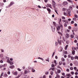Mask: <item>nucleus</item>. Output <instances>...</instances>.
I'll list each match as a JSON object with an SVG mask.
<instances>
[{
    "label": "nucleus",
    "instance_id": "1",
    "mask_svg": "<svg viewBox=\"0 0 78 78\" xmlns=\"http://www.w3.org/2000/svg\"><path fill=\"white\" fill-rule=\"evenodd\" d=\"M62 24H59V25L58 26V27L57 28V30L58 31V30L61 29L60 27L62 28Z\"/></svg>",
    "mask_w": 78,
    "mask_h": 78
},
{
    "label": "nucleus",
    "instance_id": "2",
    "mask_svg": "<svg viewBox=\"0 0 78 78\" xmlns=\"http://www.w3.org/2000/svg\"><path fill=\"white\" fill-rule=\"evenodd\" d=\"M52 5L54 8H55V6H56V4L55 2L53 1L52 2Z\"/></svg>",
    "mask_w": 78,
    "mask_h": 78
},
{
    "label": "nucleus",
    "instance_id": "3",
    "mask_svg": "<svg viewBox=\"0 0 78 78\" xmlns=\"http://www.w3.org/2000/svg\"><path fill=\"white\" fill-rule=\"evenodd\" d=\"M12 73L15 76L17 75L18 74V72L17 71H16L15 72H13Z\"/></svg>",
    "mask_w": 78,
    "mask_h": 78
},
{
    "label": "nucleus",
    "instance_id": "4",
    "mask_svg": "<svg viewBox=\"0 0 78 78\" xmlns=\"http://www.w3.org/2000/svg\"><path fill=\"white\" fill-rule=\"evenodd\" d=\"M58 43L59 44H61V43L62 42V40L61 39H58Z\"/></svg>",
    "mask_w": 78,
    "mask_h": 78
},
{
    "label": "nucleus",
    "instance_id": "5",
    "mask_svg": "<svg viewBox=\"0 0 78 78\" xmlns=\"http://www.w3.org/2000/svg\"><path fill=\"white\" fill-rule=\"evenodd\" d=\"M66 37L67 38H69L70 37L69 34L67 33L66 34Z\"/></svg>",
    "mask_w": 78,
    "mask_h": 78
},
{
    "label": "nucleus",
    "instance_id": "6",
    "mask_svg": "<svg viewBox=\"0 0 78 78\" xmlns=\"http://www.w3.org/2000/svg\"><path fill=\"white\" fill-rule=\"evenodd\" d=\"M68 2H64L63 3V5H68Z\"/></svg>",
    "mask_w": 78,
    "mask_h": 78
},
{
    "label": "nucleus",
    "instance_id": "7",
    "mask_svg": "<svg viewBox=\"0 0 78 78\" xmlns=\"http://www.w3.org/2000/svg\"><path fill=\"white\" fill-rule=\"evenodd\" d=\"M47 11L49 12L48 13L50 14V12H51V10L50 9H49L48 8H47Z\"/></svg>",
    "mask_w": 78,
    "mask_h": 78
},
{
    "label": "nucleus",
    "instance_id": "8",
    "mask_svg": "<svg viewBox=\"0 0 78 78\" xmlns=\"http://www.w3.org/2000/svg\"><path fill=\"white\" fill-rule=\"evenodd\" d=\"M70 12H71V10L70 9H68L67 10V13H70Z\"/></svg>",
    "mask_w": 78,
    "mask_h": 78
},
{
    "label": "nucleus",
    "instance_id": "9",
    "mask_svg": "<svg viewBox=\"0 0 78 78\" xmlns=\"http://www.w3.org/2000/svg\"><path fill=\"white\" fill-rule=\"evenodd\" d=\"M47 6L49 7L50 8H52V6L50 4H47Z\"/></svg>",
    "mask_w": 78,
    "mask_h": 78
},
{
    "label": "nucleus",
    "instance_id": "10",
    "mask_svg": "<svg viewBox=\"0 0 78 78\" xmlns=\"http://www.w3.org/2000/svg\"><path fill=\"white\" fill-rule=\"evenodd\" d=\"M55 73L57 74V77L59 78L60 77L59 76L58 74V73L56 71H55Z\"/></svg>",
    "mask_w": 78,
    "mask_h": 78
},
{
    "label": "nucleus",
    "instance_id": "11",
    "mask_svg": "<svg viewBox=\"0 0 78 78\" xmlns=\"http://www.w3.org/2000/svg\"><path fill=\"white\" fill-rule=\"evenodd\" d=\"M66 76L67 77H71V75L70 74H66Z\"/></svg>",
    "mask_w": 78,
    "mask_h": 78
},
{
    "label": "nucleus",
    "instance_id": "12",
    "mask_svg": "<svg viewBox=\"0 0 78 78\" xmlns=\"http://www.w3.org/2000/svg\"><path fill=\"white\" fill-rule=\"evenodd\" d=\"M14 67V66L13 65L11 66H9V68L11 69H13Z\"/></svg>",
    "mask_w": 78,
    "mask_h": 78
},
{
    "label": "nucleus",
    "instance_id": "13",
    "mask_svg": "<svg viewBox=\"0 0 78 78\" xmlns=\"http://www.w3.org/2000/svg\"><path fill=\"white\" fill-rule=\"evenodd\" d=\"M14 4V2H11L10 3V5L9 6H11L12 5H13Z\"/></svg>",
    "mask_w": 78,
    "mask_h": 78
},
{
    "label": "nucleus",
    "instance_id": "14",
    "mask_svg": "<svg viewBox=\"0 0 78 78\" xmlns=\"http://www.w3.org/2000/svg\"><path fill=\"white\" fill-rule=\"evenodd\" d=\"M32 71L33 73H35V69H34V68H32Z\"/></svg>",
    "mask_w": 78,
    "mask_h": 78
},
{
    "label": "nucleus",
    "instance_id": "15",
    "mask_svg": "<svg viewBox=\"0 0 78 78\" xmlns=\"http://www.w3.org/2000/svg\"><path fill=\"white\" fill-rule=\"evenodd\" d=\"M51 30L53 32H54L55 30V27H54V28H51Z\"/></svg>",
    "mask_w": 78,
    "mask_h": 78
},
{
    "label": "nucleus",
    "instance_id": "16",
    "mask_svg": "<svg viewBox=\"0 0 78 78\" xmlns=\"http://www.w3.org/2000/svg\"><path fill=\"white\" fill-rule=\"evenodd\" d=\"M38 59H40L41 60H42V61H44V59L43 58H40V57H38Z\"/></svg>",
    "mask_w": 78,
    "mask_h": 78
},
{
    "label": "nucleus",
    "instance_id": "17",
    "mask_svg": "<svg viewBox=\"0 0 78 78\" xmlns=\"http://www.w3.org/2000/svg\"><path fill=\"white\" fill-rule=\"evenodd\" d=\"M67 1L68 2H71L72 3H73V1L71 0H67Z\"/></svg>",
    "mask_w": 78,
    "mask_h": 78
},
{
    "label": "nucleus",
    "instance_id": "18",
    "mask_svg": "<svg viewBox=\"0 0 78 78\" xmlns=\"http://www.w3.org/2000/svg\"><path fill=\"white\" fill-rule=\"evenodd\" d=\"M68 45H67L66 46V47H65V49L66 50L67 49V48H68Z\"/></svg>",
    "mask_w": 78,
    "mask_h": 78
},
{
    "label": "nucleus",
    "instance_id": "19",
    "mask_svg": "<svg viewBox=\"0 0 78 78\" xmlns=\"http://www.w3.org/2000/svg\"><path fill=\"white\" fill-rule=\"evenodd\" d=\"M8 76V75H7V74H5L4 75V77H7V76Z\"/></svg>",
    "mask_w": 78,
    "mask_h": 78
},
{
    "label": "nucleus",
    "instance_id": "20",
    "mask_svg": "<svg viewBox=\"0 0 78 78\" xmlns=\"http://www.w3.org/2000/svg\"><path fill=\"white\" fill-rule=\"evenodd\" d=\"M72 53L73 54V55H74L75 54V51H72Z\"/></svg>",
    "mask_w": 78,
    "mask_h": 78
},
{
    "label": "nucleus",
    "instance_id": "21",
    "mask_svg": "<svg viewBox=\"0 0 78 78\" xmlns=\"http://www.w3.org/2000/svg\"><path fill=\"white\" fill-rule=\"evenodd\" d=\"M49 73L48 71H46L45 72V73L46 75H48V74Z\"/></svg>",
    "mask_w": 78,
    "mask_h": 78
},
{
    "label": "nucleus",
    "instance_id": "22",
    "mask_svg": "<svg viewBox=\"0 0 78 78\" xmlns=\"http://www.w3.org/2000/svg\"><path fill=\"white\" fill-rule=\"evenodd\" d=\"M55 52H53V53L52 56V58H53L54 56V55H55Z\"/></svg>",
    "mask_w": 78,
    "mask_h": 78
},
{
    "label": "nucleus",
    "instance_id": "23",
    "mask_svg": "<svg viewBox=\"0 0 78 78\" xmlns=\"http://www.w3.org/2000/svg\"><path fill=\"white\" fill-rule=\"evenodd\" d=\"M62 62H64L65 61V59L64 58H62Z\"/></svg>",
    "mask_w": 78,
    "mask_h": 78
},
{
    "label": "nucleus",
    "instance_id": "24",
    "mask_svg": "<svg viewBox=\"0 0 78 78\" xmlns=\"http://www.w3.org/2000/svg\"><path fill=\"white\" fill-rule=\"evenodd\" d=\"M66 9H65V8H63L62 9V11H63L64 12H65L66 11Z\"/></svg>",
    "mask_w": 78,
    "mask_h": 78
},
{
    "label": "nucleus",
    "instance_id": "25",
    "mask_svg": "<svg viewBox=\"0 0 78 78\" xmlns=\"http://www.w3.org/2000/svg\"><path fill=\"white\" fill-rule=\"evenodd\" d=\"M73 51H75L76 50V48L74 47H72Z\"/></svg>",
    "mask_w": 78,
    "mask_h": 78
},
{
    "label": "nucleus",
    "instance_id": "26",
    "mask_svg": "<svg viewBox=\"0 0 78 78\" xmlns=\"http://www.w3.org/2000/svg\"><path fill=\"white\" fill-rule=\"evenodd\" d=\"M53 24H54V25L55 26H56V22H53Z\"/></svg>",
    "mask_w": 78,
    "mask_h": 78
},
{
    "label": "nucleus",
    "instance_id": "27",
    "mask_svg": "<svg viewBox=\"0 0 78 78\" xmlns=\"http://www.w3.org/2000/svg\"><path fill=\"white\" fill-rule=\"evenodd\" d=\"M74 58L75 59H77V60H78V56H76Z\"/></svg>",
    "mask_w": 78,
    "mask_h": 78
},
{
    "label": "nucleus",
    "instance_id": "28",
    "mask_svg": "<svg viewBox=\"0 0 78 78\" xmlns=\"http://www.w3.org/2000/svg\"><path fill=\"white\" fill-rule=\"evenodd\" d=\"M53 72L52 71H51V76H53Z\"/></svg>",
    "mask_w": 78,
    "mask_h": 78
},
{
    "label": "nucleus",
    "instance_id": "29",
    "mask_svg": "<svg viewBox=\"0 0 78 78\" xmlns=\"http://www.w3.org/2000/svg\"><path fill=\"white\" fill-rule=\"evenodd\" d=\"M62 64V62H61V61L60 62H59V65H61Z\"/></svg>",
    "mask_w": 78,
    "mask_h": 78
},
{
    "label": "nucleus",
    "instance_id": "30",
    "mask_svg": "<svg viewBox=\"0 0 78 78\" xmlns=\"http://www.w3.org/2000/svg\"><path fill=\"white\" fill-rule=\"evenodd\" d=\"M70 10H72V8L71 6H69V9Z\"/></svg>",
    "mask_w": 78,
    "mask_h": 78
},
{
    "label": "nucleus",
    "instance_id": "31",
    "mask_svg": "<svg viewBox=\"0 0 78 78\" xmlns=\"http://www.w3.org/2000/svg\"><path fill=\"white\" fill-rule=\"evenodd\" d=\"M10 64L11 65H12L13 64V62H10Z\"/></svg>",
    "mask_w": 78,
    "mask_h": 78
},
{
    "label": "nucleus",
    "instance_id": "32",
    "mask_svg": "<svg viewBox=\"0 0 78 78\" xmlns=\"http://www.w3.org/2000/svg\"><path fill=\"white\" fill-rule=\"evenodd\" d=\"M57 72L58 73H61V70L59 69L58 70Z\"/></svg>",
    "mask_w": 78,
    "mask_h": 78
},
{
    "label": "nucleus",
    "instance_id": "33",
    "mask_svg": "<svg viewBox=\"0 0 78 78\" xmlns=\"http://www.w3.org/2000/svg\"><path fill=\"white\" fill-rule=\"evenodd\" d=\"M51 70L53 71H55V68H51Z\"/></svg>",
    "mask_w": 78,
    "mask_h": 78
},
{
    "label": "nucleus",
    "instance_id": "34",
    "mask_svg": "<svg viewBox=\"0 0 78 78\" xmlns=\"http://www.w3.org/2000/svg\"><path fill=\"white\" fill-rule=\"evenodd\" d=\"M73 20L76 21V18H73Z\"/></svg>",
    "mask_w": 78,
    "mask_h": 78
},
{
    "label": "nucleus",
    "instance_id": "35",
    "mask_svg": "<svg viewBox=\"0 0 78 78\" xmlns=\"http://www.w3.org/2000/svg\"><path fill=\"white\" fill-rule=\"evenodd\" d=\"M3 56V54L0 55V58H2Z\"/></svg>",
    "mask_w": 78,
    "mask_h": 78
},
{
    "label": "nucleus",
    "instance_id": "36",
    "mask_svg": "<svg viewBox=\"0 0 78 78\" xmlns=\"http://www.w3.org/2000/svg\"><path fill=\"white\" fill-rule=\"evenodd\" d=\"M74 36L73 35H71L70 37L71 38H73L74 37Z\"/></svg>",
    "mask_w": 78,
    "mask_h": 78
},
{
    "label": "nucleus",
    "instance_id": "37",
    "mask_svg": "<svg viewBox=\"0 0 78 78\" xmlns=\"http://www.w3.org/2000/svg\"><path fill=\"white\" fill-rule=\"evenodd\" d=\"M4 74V73H2L1 75V76L0 77H2L3 76V74Z\"/></svg>",
    "mask_w": 78,
    "mask_h": 78
},
{
    "label": "nucleus",
    "instance_id": "38",
    "mask_svg": "<svg viewBox=\"0 0 78 78\" xmlns=\"http://www.w3.org/2000/svg\"><path fill=\"white\" fill-rule=\"evenodd\" d=\"M54 62L55 63V64H57V63L56 62V61L55 60L54 61Z\"/></svg>",
    "mask_w": 78,
    "mask_h": 78
},
{
    "label": "nucleus",
    "instance_id": "39",
    "mask_svg": "<svg viewBox=\"0 0 78 78\" xmlns=\"http://www.w3.org/2000/svg\"><path fill=\"white\" fill-rule=\"evenodd\" d=\"M62 74L63 76H64L65 75V73H62Z\"/></svg>",
    "mask_w": 78,
    "mask_h": 78
},
{
    "label": "nucleus",
    "instance_id": "40",
    "mask_svg": "<svg viewBox=\"0 0 78 78\" xmlns=\"http://www.w3.org/2000/svg\"><path fill=\"white\" fill-rule=\"evenodd\" d=\"M74 21H72L71 22V24H73L74 23Z\"/></svg>",
    "mask_w": 78,
    "mask_h": 78
},
{
    "label": "nucleus",
    "instance_id": "41",
    "mask_svg": "<svg viewBox=\"0 0 78 78\" xmlns=\"http://www.w3.org/2000/svg\"><path fill=\"white\" fill-rule=\"evenodd\" d=\"M75 74L76 75H77L78 74V73L77 72H75Z\"/></svg>",
    "mask_w": 78,
    "mask_h": 78
},
{
    "label": "nucleus",
    "instance_id": "42",
    "mask_svg": "<svg viewBox=\"0 0 78 78\" xmlns=\"http://www.w3.org/2000/svg\"><path fill=\"white\" fill-rule=\"evenodd\" d=\"M67 26V25L66 23H65L64 24V26L65 27H66Z\"/></svg>",
    "mask_w": 78,
    "mask_h": 78
},
{
    "label": "nucleus",
    "instance_id": "43",
    "mask_svg": "<svg viewBox=\"0 0 78 78\" xmlns=\"http://www.w3.org/2000/svg\"><path fill=\"white\" fill-rule=\"evenodd\" d=\"M74 69L75 70H77V68H76V67H74Z\"/></svg>",
    "mask_w": 78,
    "mask_h": 78
},
{
    "label": "nucleus",
    "instance_id": "44",
    "mask_svg": "<svg viewBox=\"0 0 78 78\" xmlns=\"http://www.w3.org/2000/svg\"><path fill=\"white\" fill-rule=\"evenodd\" d=\"M71 59L72 60H73L74 59V58L73 57H71Z\"/></svg>",
    "mask_w": 78,
    "mask_h": 78
},
{
    "label": "nucleus",
    "instance_id": "45",
    "mask_svg": "<svg viewBox=\"0 0 78 78\" xmlns=\"http://www.w3.org/2000/svg\"><path fill=\"white\" fill-rule=\"evenodd\" d=\"M64 15L65 16H67V14L66 13L64 12Z\"/></svg>",
    "mask_w": 78,
    "mask_h": 78
},
{
    "label": "nucleus",
    "instance_id": "46",
    "mask_svg": "<svg viewBox=\"0 0 78 78\" xmlns=\"http://www.w3.org/2000/svg\"><path fill=\"white\" fill-rule=\"evenodd\" d=\"M70 69L71 70H73V67H70Z\"/></svg>",
    "mask_w": 78,
    "mask_h": 78
},
{
    "label": "nucleus",
    "instance_id": "47",
    "mask_svg": "<svg viewBox=\"0 0 78 78\" xmlns=\"http://www.w3.org/2000/svg\"><path fill=\"white\" fill-rule=\"evenodd\" d=\"M62 19H63V20H65V17H64V16H62Z\"/></svg>",
    "mask_w": 78,
    "mask_h": 78
},
{
    "label": "nucleus",
    "instance_id": "48",
    "mask_svg": "<svg viewBox=\"0 0 78 78\" xmlns=\"http://www.w3.org/2000/svg\"><path fill=\"white\" fill-rule=\"evenodd\" d=\"M65 23H68V21H67V20H65Z\"/></svg>",
    "mask_w": 78,
    "mask_h": 78
},
{
    "label": "nucleus",
    "instance_id": "49",
    "mask_svg": "<svg viewBox=\"0 0 78 78\" xmlns=\"http://www.w3.org/2000/svg\"><path fill=\"white\" fill-rule=\"evenodd\" d=\"M74 16H75V17H76V18H78V16L76 15H74Z\"/></svg>",
    "mask_w": 78,
    "mask_h": 78
},
{
    "label": "nucleus",
    "instance_id": "50",
    "mask_svg": "<svg viewBox=\"0 0 78 78\" xmlns=\"http://www.w3.org/2000/svg\"><path fill=\"white\" fill-rule=\"evenodd\" d=\"M11 61H10L9 60H8L7 61V62L10 63V62Z\"/></svg>",
    "mask_w": 78,
    "mask_h": 78
},
{
    "label": "nucleus",
    "instance_id": "51",
    "mask_svg": "<svg viewBox=\"0 0 78 78\" xmlns=\"http://www.w3.org/2000/svg\"><path fill=\"white\" fill-rule=\"evenodd\" d=\"M68 29L69 30H70L71 29V27H70V26H69L68 27Z\"/></svg>",
    "mask_w": 78,
    "mask_h": 78
},
{
    "label": "nucleus",
    "instance_id": "52",
    "mask_svg": "<svg viewBox=\"0 0 78 78\" xmlns=\"http://www.w3.org/2000/svg\"><path fill=\"white\" fill-rule=\"evenodd\" d=\"M46 78V76L45 75H43V78Z\"/></svg>",
    "mask_w": 78,
    "mask_h": 78
},
{
    "label": "nucleus",
    "instance_id": "53",
    "mask_svg": "<svg viewBox=\"0 0 78 78\" xmlns=\"http://www.w3.org/2000/svg\"><path fill=\"white\" fill-rule=\"evenodd\" d=\"M27 73H28V71H27L26 70L25 71V74H27Z\"/></svg>",
    "mask_w": 78,
    "mask_h": 78
},
{
    "label": "nucleus",
    "instance_id": "54",
    "mask_svg": "<svg viewBox=\"0 0 78 78\" xmlns=\"http://www.w3.org/2000/svg\"><path fill=\"white\" fill-rule=\"evenodd\" d=\"M67 14H68V16H71L70 13H67Z\"/></svg>",
    "mask_w": 78,
    "mask_h": 78
},
{
    "label": "nucleus",
    "instance_id": "55",
    "mask_svg": "<svg viewBox=\"0 0 78 78\" xmlns=\"http://www.w3.org/2000/svg\"><path fill=\"white\" fill-rule=\"evenodd\" d=\"M55 44L56 46H57L58 45V43L57 42H55Z\"/></svg>",
    "mask_w": 78,
    "mask_h": 78
},
{
    "label": "nucleus",
    "instance_id": "56",
    "mask_svg": "<svg viewBox=\"0 0 78 78\" xmlns=\"http://www.w3.org/2000/svg\"><path fill=\"white\" fill-rule=\"evenodd\" d=\"M46 61H47V62H49V59H46Z\"/></svg>",
    "mask_w": 78,
    "mask_h": 78
},
{
    "label": "nucleus",
    "instance_id": "57",
    "mask_svg": "<svg viewBox=\"0 0 78 78\" xmlns=\"http://www.w3.org/2000/svg\"><path fill=\"white\" fill-rule=\"evenodd\" d=\"M7 74L9 75L10 74V72L9 71L7 72Z\"/></svg>",
    "mask_w": 78,
    "mask_h": 78
},
{
    "label": "nucleus",
    "instance_id": "58",
    "mask_svg": "<svg viewBox=\"0 0 78 78\" xmlns=\"http://www.w3.org/2000/svg\"><path fill=\"white\" fill-rule=\"evenodd\" d=\"M75 78H78V76L77 75L75 76Z\"/></svg>",
    "mask_w": 78,
    "mask_h": 78
},
{
    "label": "nucleus",
    "instance_id": "59",
    "mask_svg": "<svg viewBox=\"0 0 78 78\" xmlns=\"http://www.w3.org/2000/svg\"><path fill=\"white\" fill-rule=\"evenodd\" d=\"M69 69H66V71L67 72H69Z\"/></svg>",
    "mask_w": 78,
    "mask_h": 78
},
{
    "label": "nucleus",
    "instance_id": "60",
    "mask_svg": "<svg viewBox=\"0 0 78 78\" xmlns=\"http://www.w3.org/2000/svg\"><path fill=\"white\" fill-rule=\"evenodd\" d=\"M71 73L72 74V75H73L74 74V72H71Z\"/></svg>",
    "mask_w": 78,
    "mask_h": 78
},
{
    "label": "nucleus",
    "instance_id": "61",
    "mask_svg": "<svg viewBox=\"0 0 78 78\" xmlns=\"http://www.w3.org/2000/svg\"><path fill=\"white\" fill-rule=\"evenodd\" d=\"M62 64H63V65L65 66V65H66V63H65V62H63Z\"/></svg>",
    "mask_w": 78,
    "mask_h": 78
},
{
    "label": "nucleus",
    "instance_id": "62",
    "mask_svg": "<svg viewBox=\"0 0 78 78\" xmlns=\"http://www.w3.org/2000/svg\"><path fill=\"white\" fill-rule=\"evenodd\" d=\"M66 31H67V32H70V30H66Z\"/></svg>",
    "mask_w": 78,
    "mask_h": 78
},
{
    "label": "nucleus",
    "instance_id": "63",
    "mask_svg": "<svg viewBox=\"0 0 78 78\" xmlns=\"http://www.w3.org/2000/svg\"><path fill=\"white\" fill-rule=\"evenodd\" d=\"M77 24L76 23H75L74 24V26H75V27H76L77 26Z\"/></svg>",
    "mask_w": 78,
    "mask_h": 78
},
{
    "label": "nucleus",
    "instance_id": "64",
    "mask_svg": "<svg viewBox=\"0 0 78 78\" xmlns=\"http://www.w3.org/2000/svg\"><path fill=\"white\" fill-rule=\"evenodd\" d=\"M0 62H1V63H3V60H0Z\"/></svg>",
    "mask_w": 78,
    "mask_h": 78
}]
</instances>
